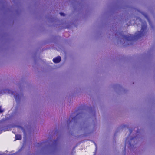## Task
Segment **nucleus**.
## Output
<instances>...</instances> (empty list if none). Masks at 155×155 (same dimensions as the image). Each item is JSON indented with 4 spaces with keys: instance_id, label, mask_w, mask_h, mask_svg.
Masks as SVG:
<instances>
[{
    "instance_id": "f257e3e1",
    "label": "nucleus",
    "mask_w": 155,
    "mask_h": 155,
    "mask_svg": "<svg viewBox=\"0 0 155 155\" xmlns=\"http://www.w3.org/2000/svg\"><path fill=\"white\" fill-rule=\"evenodd\" d=\"M147 27L146 22L145 21L143 22L141 31L135 33L134 35L131 34L124 35L122 36L123 38L127 41H131L137 40L146 35L147 33Z\"/></svg>"
},
{
    "instance_id": "f03ea898",
    "label": "nucleus",
    "mask_w": 155,
    "mask_h": 155,
    "mask_svg": "<svg viewBox=\"0 0 155 155\" xmlns=\"http://www.w3.org/2000/svg\"><path fill=\"white\" fill-rule=\"evenodd\" d=\"M61 60V58L60 56H58L57 57L54 58L53 59V62L55 63H58Z\"/></svg>"
},
{
    "instance_id": "7ed1b4c3",
    "label": "nucleus",
    "mask_w": 155,
    "mask_h": 155,
    "mask_svg": "<svg viewBox=\"0 0 155 155\" xmlns=\"http://www.w3.org/2000/svg\"><path fill=\"white\" fill-rule=\"evenodd\" d=\"M16 101H18L20 99L19 95V94L15 95L14 96Z\"/></svg>"
},
{
    "instance_id": "20e7f679",
    "label": "nucleus",
    "mask_w": 155,
    "mask_h": 155,
    "mask_svg": "<svg viewBox=\"0 0 155 155\" xmlns=\"http://www.w3.org/2000/svg\"><path fill=\"white\" fill-rule=\"evenodd\" d=\"M15 139L16 140H20L21 139V136L20 135H15Z\"/></svg>"
},
{
    "instance_id": "39448f33",
    "label": "nucleus",
    "mask_w": 155,
    "mask_h": 155,
    "mask_svg": "<svg viewBox=\"0 0 155 155\" xmlns=\"http://www.w3.org/2000/svg\"><path fill=\"white\" fill-rule=\"evenodd\" d=\"M60 14L61 16H65V14L64 13L60 12Z\"/></svg>"
},
{
    "instance_id": "423d86ee",
    "label": "nucleus",
    "mask_w": 155,
    "mask_h": 155,
    "mask_svg": "<svg viewBox=\"0 0 155 155\" xmlns=\"http://www.w3.org/2000/svg\"><path fill=\"white\" fill-rule=\"evenodd\" d=\"M3 110H2V109H1V107L0 106V113H2L3 112Z\"/></svg>"
},
{
    "instance_id": "0eeeda50",
    "label": "nucleus",
    "mask_w": 155,
    "mask_h": 155,
    "mask_svg": "<svg viewBox=\"0 0 155 155\" xmlns=\"http://www.w3.org/2000/svg\"><path fill=\"white\" fill-rule=\"evenodd\" d=\"M76 117V116L74 117L73 118H72V120H74L75 119Z\"/></svg>"
},
{
    "instance_id": "6e6552de",
    "label": "nucleus",
    "mask_w": 155,
    "mask_h": 155,
    "mask_svg": "<svg viewBox=\"0 0 155 155\" xmlns=\"http://www.w3.org/2000/svg\"><path fill=\"white\" fill-rule=\"evenodd\" d=\"M129 131H130V134L129 135H130V134L132 132V130H131V129H129Z\"/></svg>"
},
{
    "instance_id": "1a4fd4ad",
    "label": "nucleus",
    "mask_w": 155,
    "mask_h": 155,
    "mask_svg": "<svg viewBox=\"0 0 155 155\" xmlns=\"http://www.w3.org/2000/svg\"><path fill=\"white\" fill-rule=\"evenodd\" d=\"M126 148V144H125V146H124V150L125 151V149Z\"/></svg>"
},
{
    "instance_id": "9d476101",
    "label": "nucleus",
    "mask_w": 155,
    "mask_h": 155,
    "mask_svg": "<svg viewBox=\"0 0 155 155\" xmlns=\"http://www.w3.org/2000/svg\"><path fill=\"white\" fill-rule=\"evenodd\" d=\"M134 139V138L133 137V138H131V140H133Z\"/></svg>"
},
{
    "instance_id": "9b49d317",
    "label": "nucleus",
    "mask_w": 155,
    "mask_h": 155,
    "mask_svg": "<svg viewBox=\"0 0 155 155\" xmlns=\"http://www.w3.org/2000/svg\"><path fill=\"white\" fill-rule=\"evenodd\" d=\"M145 16L146 17V18L147 17L146 15H145Z\"/></svg>"
}]
</instances>
